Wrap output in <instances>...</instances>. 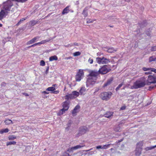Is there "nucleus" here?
<instances>
[{"label": "nucleus", "mask_w": 156, "mask_h": 156, "mask_svg": "<svg viewBox=\"0 0 156 156\" xmlns=\"http://www.w3.org/2000/svg\"><path fill=\"white\" fill-rule=\"evenodd\" d=\"M84 76V73L83 69L78 70L75 76V80L76 81L79 82L83 78Z\"/></svg>", "instance_id": "6"}, {"label": "nucleus", "mask_w": 156, "mask_h": 156, "mask_svg": "<svg viewBox=\"0 0 156 156\" xmlns=\"http://www.w3.org/2000/svg\"><path fill=\"white\" fill-rule=\"evenodd\" d=\"M97 54H98V55H100V54H99L98 53Z\"/></svg>", "instance_id": "64"}, {"label": "nucleus", "mask_w": 156, "mask_h": 156, "mask_svg": "<svg viewBox=\"0 0 156 156\" xmlns=\"http://www.w3.org/2000/svg\"><path fill=\"white\" fill-rule=\"evenodd\" d=\"M84 146H85L84 145H77L75 146L72 147L71 148H69L67 150V151L69 152H73V151L74 150H76Z\"/></svg>", "instance_id": "11"}, {"label": "nucleus", "mask_w": 156, "mask_h": 156, "mask_svg": "<svg viewBox=\"0 0 156 156\" xmlns=\"http://www.w3.org/2000/svg\"><path fill=\"white\" fill-rule=\"evenodd\" d=\"M87 128L86 127L83 126L80 128L79 133L77 134V136H79L85 134L87 131Z\"/></svg>", "instance_id": "9"}, {"label": "nucleus", "mask_w": 156, "mask_h": 156, "mask_svg": "<svg viewBox=\"0 0 156 156\" xmlns=\"http://www.w3.org/2000/svg\"><path fill=\"white\" fill-rule=\"evenodd\" d=\"M73 44L74 45H75V46H78V44L77 43H76V42L74 43Z\"/></svg>", "instance_id": "52"}, {"label": "nucleus", "mask_w": 156, "mask_h": 156, "mask_svg": "<svg viewBox=\"0 0 156 156\" xmlns=\"http://www.w3.org/2000/svg\"><path fill=\"white\" fill-rule=\"evenodd\" d=\"M58 59L56 55H54L50 57L49 58L50 61H52L53 60H57Z\"/></svg>", "instance_id": "18"}, {"label": "nucleus", "mask_w": 156, "mask_h": 156, "mask_svg": "<svg viewBox=\"0 0 156 156\" xmlns=\"http://www.w3.org/2000/svg\"><path fill=\"white\" fill-rule=\"evenodd\" d=\"M28 0H20V2H24L27 1Z\"/></svg>", "instance_id": "54"}, {"label": "nucleus", "mask_w": 156, "mask_h": 156, "mask_svg": "<svg viewBox=\"0 0 156 156\" xmlns=\"http://www.w3.org/2000/svg\"><path fill=\"white\" fill-rule=\"evenodd\" d=\"M9 130L8 129L6 128L0 131V133H7L9 132Z\"/></svg>", "instance_id": "27"}, {"label": "nucleus", "mask_w": 156, "mask_h": 156, "mask_svg": "<svg viewBox=\"0 0 156 156\" xmlns=\"http://www.w3.org/2000/svg\"><path fill=\"white\" fill-rule=\"evenodd\" d=\"M117 50L116 49H115L113 48H108L107 51L109 53H113L115 52Z\"/></svg>", "instance_id": "21"}, {"label": "nucleus", "mask_w": 156, "mask_h": 156, "mask_svg": "<svg viewBox=\"0 0 156 156\" xmlns=\"http://www.w3.org/2000/svg\"><path fill=\"white\" fill-rule=\"evenodd\" d=\"M50 41V40H43L41 41V44H44L47 42H48Z\"/></svg>", "instance_id": "33"}, {"label": "nucleus", "mask_w": 156, "mask_h": 156, "mask_svg": "<svg viewBox=\"0 0 156 156\" xmlns=\"http://www.w3.org/2000/svg\"><path fill=\"white\" fill-rule=\"evenodd\" d=\"M19 24H20V21H19V22H18V23H17V24H16V26H18V25H19Z\"/></svg>", "instance_id": "58"}, {"label": "nucleus", "mask_w": 156, "mask_h": 156, "mask_svg": "<svg viewBox=\"0 0 156 156\" xmlns=\"http://www.w3.org/2000/svg\"><path fill=\"white\" fill-rule=\"evenodd\" d=\"M8 138L9 140H12L16 139V137L13 135H12L9 136Z\"/></svg>", "instance_id": "30"}, {"label": "nucleus", "mask_w": 156, "mask_h": 156, "mask_svg": "<svg viewBox=\"0 0 156 156\" xmlns=\"http://www.w3.org/2000/svg\"><path fill=\"white\" fill-rule=\"evenodd\" d=\"M147 82L148 83H156V77L150 75L148 76Z\"/></svg>", "instance_id": "10"}, {"label": "nucleus", "mask_w": 156, "mask_h": 156, "mask_svg": "<svg viewBox=\"0 0 156 156\" xmlns=\"http://www.w3.org/2000/svg\"><path fill=\"white\" fill-rule=\"evenodd\" d=\"M6 83L4 82H3L2 83L1 86L5 87L6 86Z\"/></svg>", "instance_id": "46"}, {"label": "nucleus", "mask_w": 156, "mask_h": 156, "mask_svg": "<svg viewBox=\"0 0 156 156\" xmlns=\"http://www.w3.org/2000/svg\"><path fill=\"white\" fill-rule=\"evenodd\" d=\"M143 145V143L142 142H139L137 144L135 152L136 156H140L141 154Z\"/></svg>", "instance_id": "8"}, {"label": "nucleus", "mask_w": 156, "mask_h": 156, "mask_svg": "<svg viewBox=\"0 0 156 156\" xmlns=\"http://www.w3.org/2000/svg\"><path fill=\"white\" fill-rule=\"evenodd\" d=\"M26 18H25V19H24V18L21 19H20V22L23 21H24V20H26Z\"/></svg>", "instance_id": "55"}, {"label": "nucleus", "mask_w": 156, "mask_h": 156, "mask_svg": "<svg viewBox=\"0 0 156 156\" xmlns=\"http://www.w3.org/2000/svg\"><path fill=\"white\" fill-rule=\"evenodd\" d=\"M45 62L44 60H41L40 62V65L42 66H44L45 65Z\"/></svg>", "instance_id": "32"}, {"label": "nucleus", "mask_w": 156, "mask_h": 156, "mask_svg": "<svg viewBox=\"0 0 156 156\" xmlns=\"http://www.w3.org/2000/svg\"><path fill=\"white\" fill-rule=\"evenodd\" d=\"M59 91L58 90H55H55L54 91H53L52 93L53 94H58L59 93Z\"/></svg>", "instance_id": "47"}, {"label": "nucleus", "mask_w": 156, "mask_h": 156, "mask_svg": "<svg viewBox=\"0 0 156 156\" xmlns=\"http://www.w3.org/2000/svg\"><path fill=\"white\" fill-rule=\"evenodd\" d=\"M82 14L84 16V17H86L88 14L87 10L85 9H84L83 11Z\"/></svg>", "instance_id": "23"}, {"label": "nucleus", "mask_w": 156, "mask_h": 156, "mask_svg": "<svg viewBox=\"0 0 156 156\" xmlns=\"http://www.w3.org/2000/svg\"><path fill=\"white\" fill-rule=\"evenodd\" d=\"M96 61L99 64H106L110 62L109 59L105 58L104 57L102 58L97 57L96 58Z\"/></svg>", "instance_id": "7"}, {"label": "nucleus", "mask_w": 156, "mask_h": 156, "mask_svg": "<svg viewBox=\"0 0 156 156\" xmlns=\"http://www.w3.org/2000/svg\"><path fill=\"white\" fill-rule=\"evenodd\" d=\"M55 84H53L52 85V87H48L46 89V90L49 91H52L53 92V91H54L55 90V88L54 87L55 86Z\"/></svg>", "instance_id": "17"}, {"label": "nucleus", "mask_w": 156, "mask_h": 156, "mask_svg": "<svg viewBox=\"0 0 156 156\" xmlns=\"http://www.w3.org/2000/svg\"><path fill=\"white\" fill-rule=\"evenodd\" d=\"M154 149V148L153 147V146H152V147H147L146 148V149L147 150H151V149Z\"/></svg>", "instance_id": "42"}, {"label": "nucleus", "mask_w": 156, "mask_h": 156, "mask_svg": "<svg viewBox=\"0 0 156 156\" xmlns=\"http://www.w3.org/2000/svg\"><path fill=\"white\" fill-rule=\"evenodd\" d=\"M80 54L81 53L80 51H76L73 54V55L75 56L80 55Z\"/></svg>", "instance_id": "29"}, {"label": "nucleus", "mask_w": 156, "mask_h": 156, "mask_svg": "<svg viewBox=\"0 0 156 156\" xmlns=\"http://www.w3.org/2000/svg\"><path fill=\"white\" fill-rule=\"evenodd\" d=\"M23 94L26 96H29V95L27 93H23Z\"/></svg>", "instance_id": "50"}, {"label": "nucleus", "mask_w": 156, "mask_h": 156, "mask_svg": "<svg viewBox=\"0 0 156 156\" xmlns=\"http://www.w3.org/2000/svg\"><path fill=\"white\" fill-rule=\"evenodd\" d=\"M80 108V106L79 105H77L75 106L72 112V114L73 116L76 115L77 113L79 112Z\"/></svg>", "instance_id": "12"}, {"label": "nucleus", "mask_w": 156, "mask_h": 156, "mask_svg": "<svg viewBox=\"0 0 156 156\" xmlns=\"http://www.w3.org/2000/svg\"><path fill=\"white\" fill-rule=\"evenodd\" d=\"M123 84L122 83H121L119 84L115 89V90H116V91H117L118 90L119 88L122 87Z\"/></svg>", "instance_id": "31"}, {"label": "nucleus", "mask_w": 156, "mask_h": 156, "mask_svg": "<svg viewBox=\"0 0 156 156\" xmlns=\"http://www.w3.org/2000/svg\"><path fill=\"white\" fill-rule=\"evenodd\" d=\"M88 62L90 64H92L93 62V59L90 58L88 60Z\"/></svg>", "instance_id": "36"}, {"label": "nucleus", "mask_w": 156, "mask_h": 156, "mask_svg": "<svg viewBox=\"0 0 156 156\" xmlns=\"http://www.w3.org/2000/svg\"><path fill=\"white\" fill-rule=\"evenodd\" d=\"M72 93L74 97H75V98L78 97L80 95V93L76 91H73Z\"/></svg>", "instance_id": "19"}, {"label": "nucleus", "mask_w": 156, "mask_h": 156, "mask_svg": "<svg viewBox=\"0 0 156 156\" xmlns=\"http://www.w3.org/2000/svg\"><path fill=\"white\" fill-rule=\"evenodd\" d=\"M114 150V149L113 148H111L110 149V150L111 151H112Z\"/></svg>", "instance_id": "60"}, {"label": "nucleus", "mask_w": 156, "mask_h": 156, "mask_svg": "<svg viewBox=\"0 0 156 156\" xmlns=\"http://www.w3.org/2000/svg\"><path fill=\"white\" fill-rule=\"evenodd\" d=\"M112 94L111 91L104 92L101 93L99 97L102 100L107 101L111 98Z\"/></svg>", "instance_id": "4"}, {"label": "nucleus", "mask_w": 156, "mask_h": 156, "mask_svg": "<svg viewBox=\"0 0 156 156\" xmlns=\"http://www.w3.org/2000/svg\"><path fill=\"white\" fill-rule=\"evenodd\" d=\"M38 23V21L35 20H32L29 23L30 25L33 26L37 24Z\"/></svg>", "instance_id": "20"}, {"label": "nucleus", "mask_w": 156, "mask_h": 156, "mask_svg": "<svg viewBox=\"0 0 156 156\" xmlns=\"http://www.w3.org/2000/svg\"><path fill=\"white\" fill-rule=\"evenodd\" d=\"M111 70L110 68L107 65H104L100 68L98 71L96 70V72H97V74H99L102 75L105 74L110 72Z\"/></svg>", "instance_id": "5"}, {"label": "nucleus", "mask_w": 156, "mask_h": 156, "mask_svg": "<svg viewBox=\"0 0 156 156\" xmlns=\"http://www.w3.org/2000/svg\"><path fill=\"white\" fill-rule=\"evenodd\" d=\"M36 45L41 44V42L36 43Z\"/></svg>", "instance_id": "56"}, {"label": "nucleus", "mask_w": 156, "mask_h": 156, "mask_svg": "<svg viewBox=\"0 0 156 156\" xmlns=\"http://www.w3.org/2000/svg\"><path fill=\"white\" fill-rule=\"evenodd\" d=\"M154 61H156V57L154 58Z\"/></svg>", "instance_id": "62"}, {"label": "nucleus", "mask_w": 156, "mask_h": 156, "mask_svg": "<svg viewBox=\"0 0 156 156\" xmlns=\"http://www.w3.org/2000/svg\"><path fill=\"white\" fill-rule=\"evenodd\" d=\"M33 43V42H32V41H31V40H30L29 41H28L27 43V45H29V44H32Z\"/></svg>", "instance_id": "44"}, {"label": "nucleus", "mask_w": 156, "mask_h": 156, "mask_svg": "<svg viewBox=\"0 0 156 156\" xmlns=\"http://www.w3.org/2000/svg\"><path fill=\"white\" fill-rule=\"evenodd\" d=\"M152 71H149V72H145V73L144 74H145V75H148V74H151L152 73Z\"/></svg>", "instance_id": "45"}, {"label": "nucleus", "mask_w": 156, "mask_h": 156, "mask_svg": "<svg viewBox=\"0 0 156 156\" xmlns=\"http://www.w3.org/2000/svg\"><path fill=\"white\" fill-rule=\"evenodd\" d=\"M97 73L96 72L95 70H90L89 72V74L87 77L86 85L87 87L93 85L96 83L98 75Z\"/></svg>", "instance_id": "1"}, {"label": "nucleus", "mask_w": 156, "mask_h": 156, "mask_svg": "<svg viewBox=\"0 0 156 156\" xmlns=\"http://www.w3.org/2000/svg\"><path fill=\"white\" fill-rule=\"evenodd\" d=\"M126 106L125 105H123L122 106L121 108H120V110H125L126 109Z\"/></svg>", "instance_id": "39"}, {"label": "nucleus", "mask_w": 156, "mask_h": 156, "mask_svg": "<svg viewBox=\"0 0 156 156\" xmlns=\"http://www.w3.org/2000/svg\"><path fill=\"white\" fill-rule=\"evenodd\" d=\"M125 1L128 2H129L130 1V0H125Z\"/></svg>", "instance_id": "59"}, {"label": "nucleus", "mask_w": 156, "mask_h": 156, "mask_svg": "<svg viewBox=\"0 0 156 156\" xmlns=\"http://www.w3.org/2000/svg\"><path fill=\"white\" fill-rule=\"evenodd\" d=\"M65 99L66 100H68L69 99H70V97L69 96V94L65 96Z\"/></svg>", "instance_id": "38"}, {"label": "nucleus", "mask_w": 156, "mask_h": 156, "mask_svg": "<svg viewBox=\"0 0 156 156\" xmlns=\"http://www.w3.org/2000/svg\"><path fill=\"white\" fill-rule=\"evenodd\" d=\"M40 38V37L39 36H37L36 37H34L32 39H31V41H32L33 43H34L36 42V40L39 38Z\"/></svg>", "instance_id": "28"}, {"label": "nucleus", "mask_w": 156, "mask_h": 156, "mask_svg": "<svg viewBox=\"0 0 156 156\" xmlns=\"http://www.w3.org/2000/svg\"><path fill=\"white\" fill-rule=\"evenodd\" d=\"M36 46V43H35L34 44H32V45L31 46H29V48H30V47H34V46Z\"/></svg>", "instance_id": "51"}, {"label": "nucleus", "mask_w": 156, "mask_h": 156, "mask_svg": "<svg viewBox=\"0 0 156 156\" xmlns=\"http://www.w3.org/2000/svg\"><path fill=\"white\" fill-rule=\"evenodd\" d=\"M113 79L112 78H111L109 79L108 80L107 82L104 83L103 86V87L104 88H105L106 87L110 85L112 83Z\"/></svg>", "instance_id": "14"}, {"label": "nucleus", "mask_w": 156, "mask_h": 156, "mask_svg": "<svg viewBox=\"0 0 156 156\" xmlns=\"http://www.w3.org/2000/svg\"><path fill=\"white\" fill-rule=\"evenodd\" d=\"M2 24H0V27H2Z\"/></svg>", "instance_id": "63"}, {"label": "nucleus", "mask_w": 156, "mask_h": 156, "mask_svg": "<svg viewBox=\"0 0 156 156\" xmlns=\"http://www.w3.org/2000/svg\"><path fill=\"white\" fill-rule=\"evenodd\" d=\"M151 50L152 51H156V46L152 47L151 48Z\"/></svg>", "instance_id": "35"}, {"label": "nucleus", "mask_w": 156, "mask_h": 156, "mask_svg": "<svg viewBox=\"0 0 156 156\" xmlns=\"http://www.w3.org/2000/svg\"><path fill=\"white\" fill-rule=\"evenodd\" d=\"M93 22V21L92 20H91L90 19L88 20H87V23H92Z\"/></svg>", "instance_id": "43"}, {"label": "nucleus", "mask_w": 156, "mask_h": 156, "mask_svg": "<svg viewBox=\"0 0 156 156\" xmlns=\"http://www.w3.org/2000/svg\"><path fill=\"white\" fill-rule=\"evenodd\" d=\"M96 148L97 149H102V147L101 146H98L96 147Z\"/></svg>", "instance_id": "49"}, {"label": "nucleus", "mask_w": 156, "mask_h": 156, "mask_svg": "<svg viewBox=\"0 0 156 156\" xmlns=\"http://www.w3.org/2000/svg\"><path fill=\"white\" fill-rule=\"evenodd\" d=\"M69 6H67L64 9L62 12V15L67 14L69 12Z\"/></svg>", "instance_id": "16"}, {"label": "nucleus", "mask_w": 156, "mask_h": 156, "mask_svg": "<svg viewBox=\"0 0 156 156\" xmlns=\"http://www.w3.org/2000/svg\"><path fill=\"white\" fill-rule=\"evenodd\" d=\"M156 147V145L154 146H153V148H154L155 147Z\"/></svg>", "instance_id": "61"}, {"label": "nucleus", "mask_w": 156, "mask_h": 156, "mask_svg": "<svg viewBox=\"0 0 156 156\" xmlns=\"http://www.w3.org/2000/svg\"><path fill=\"white\" fill-rule=\"evenodd\" d=\"M149 62L154 61V58L153 56H151L149 58Z\"/></svg>", "instance_id": "34"}, {"label": "nucleus", "mask_w": 156, "mask_h": 156, "mask_svg": "<svg viewBox=\"0 0 156 156\" xmlns=\"http://www.w3.org/2000/svg\"><path fill=\"white\" fill-rule=\"evenodd\" d=\"M156 87V85H155L154 86H150L149 87V89H153L154 87Z\"/></svg>", "instance_id": "53"}, {"label": "nucleus", "mask_w": 156, "mask_h": 156, "mask_svg": "<svg viewBox=\"0 0 156 156\" xmlns=\"http://www.w3.org/2000/svg\"><path fill=\"white\" fill-rule=\"evenodd\" d=\"M42 94H49V92H47L46 91H43L42 92Z\"/></svg>", "instance_id": "48"}, {"label": "nucleus", "mask_w": 156, "mask_h": 156, "mask_svg": "<svg viewBox=\"0 0 156 156\" xmlns=\"http://www.w3.org/2000/svg\"><path fill=\"white\" fill-rule=\"evenodd\" d=\"M16 142L14 141H11L9 142H7L6 143L7 146H9L12 144H15Z\"/></svg>", "instance_id": "25"}, {"label": "nucleus", "mask_w": 156, "mask_h": 156, "mask_svg": "<svg viewBox=\"0 0 156 156\" xmlns=\"http://www.w3.org/2000/svg\"><path fill=\"white\" fill-rule=\"evenodd\" d=\"M86 90V89L85 88V87H81L79 91L80 93L81 94H82L84 93V92H85Z\"/></svg>", "instance_id": "22"}, {"label": "nucleus", "mask_w": 156, "mask_h": 156, "mask_svg": "<svg viewBox=\"0 0 156 156\" xmlns=\"http://www.w3.org/2000/svg\"><path fill=\"white\" fill-rule=\"evenodd\" d=\"M111 144H108L104 145L102 147V149H107L108 148H109V147L110 146Z\"/></svg>", "instance_id": "24"}, {"label": "nucleus", "mask_w": 156, "mask_h": 156, "mask_svg": "<svg viewBox=\"0 0 156 156\" xmlns=\"http://www.w3.org/2000/svg\"><path fill=\"white\" fill-rule=\"evenodd\" d=\"M123 138L121 139L120 140H117L116 142V143L117 144H118L120 142L122 141L123 140Z\"/></svg>", "instance_id": "40"}, {"label": "nucleus", "mask_w": 156, "mask_h": 156, "mask_svg": "<svg viewBox=\"0 0 156 156\" xmlns=\"http://www.w3.org/2000/svg\"><path fill=\"white\" fill-rule=\"evenodd\" d=\"M146 85L145 81L144 78H141L137 80L131 86L130 89H137L144 87Z\"/></svg>", "instance_id": "2"}, {"label": "nucleus", "mask_w": 156, "mask_h": 156, "mask_svg": "<svg viewBox=\"0 0 156 156\" xmlns=\"http://www.w3.org/2000/svg\"><path fill=\"white\" fill-rule=\"evenodd\" d=\"M69 94V96L70 97V99H73L75 98V97H74V96H73V95L72 93L70 94Z\"/></svg>", "instance_id": "37"}, {"label": "nucleus", "mask_w": 156, "mask_h": 156, "mask_svg": "<svg viewBox=\"0 0 156 156\" xmlns=\"http://www.w3.org/2000/svg\"><path fill=\"white\" fill-rule=\"evenodd\" d=\"M143 70L144 71H153L155 73H156V69L152 68H147L144 67L142 68Z\"/></svg>", "instance_id": "15"}, {"label": "nucleus", "mask_w": 156, "mask_h": 156, "mask_svg": "<svg viewBox=\"0 0 156 156\" xmlns=\"http://www.w3.org/2000/svg\"><path fill=\"white\" fill-rule=\"evenodd\" d=\"M113 115V112H107L104 115V116L109 119L112 118Z\"/></svg>", "instance_id": "13"}, {"label": "nucleus", "mask_w": 156, "mask_h": 156, "mask_svg": "<svg viewBox=\"0 0 156 156\" xmlns=\"http://www.w3.org/2000/svg\"><path fill=\"white\" fill-rule=\"evenodd\" d=\"M49 67L48 66L47 68V69H46V72H48V69H49Z\"/></svg>", "instance_id": "57"}, {"label": "nucleus", "mask_w": 156, "mask_h": 156, "mask_svg": "<svg viewBox=\"0 0 156 156\" xmlns=\"http://www.w3.org/2000/svg\"><path fill=\"white\" fill-rule=\"evenodd\" d=\"M70 101H66L62 103L63 108L61 109L57 113L58 115L60 116L64 113L66 111H67L69 107Z\"/></svg>", "instance_id": "3"}, {"label": "nucleus", "mask_w": 156, "mask_h": 156, "mask_svg": "<svg viewBox=\"0 0 156 156\" xmlns=\"http://www.w3.org/2000/svg\"><path fill=\"white\" fill-rule=\"evenodd\" d=\"M62 156H70L69 154L66 152H65Z\"/></svg>", "instance_id": "41"}, {"label": "nucleus", "mask_w": 156, "mask_h": 156, "mask_svg": "<svg viewBox=\"0 0 156 156\" xmlns=\"http://www.w3.org/2000/svg\"><path fill=\"white\" fill-rule=\"evenodd\" d=\"M12 121L10 119H7L5 121V122L6 125H9L12 123Z\"/></svg>", "instance_id": "26"}]
</instances>
